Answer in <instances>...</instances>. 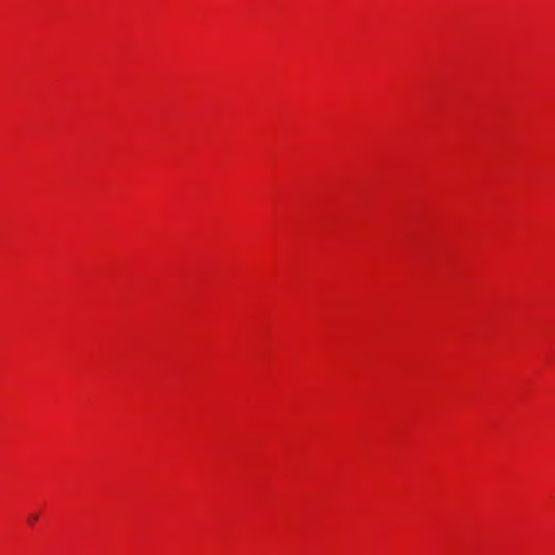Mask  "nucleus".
Returning a JSON list of instances; mask_svg holds the SVG:
<instances>
[{"mask_svg":"<svg viewBox=\"0 0 555 555\" xmlns=\"http://www.w3.org/2000/svg\"><path fill=\"white\" fill-rule=\"evenodd\" d=\"M39 516L37 514H31L28 516V521L30 525H34L38 520Z\"/></svg>","mask_w":555,"mask_h":555,"instance_id":"f257e3e1","label":"nucleus"}]
</instances>
